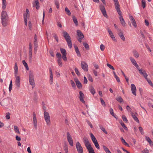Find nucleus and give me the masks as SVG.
Wrapping results in <instances>:
<instances>
[{
  "instance_id": "1",
  "label": "nucleus",
  "mask_w": 153,
  "mask_h": 153,
  "mask_svg": "<svg viewBox=\"0 0 153 153\" xmlns=\"http://www.w3.org/2000/svg\"><path fill=\"white\" fill-rule=\"evenodd\" d=\"M63 36L67 43L69 47L71 48L72 47V42L71 38L69 34L66 31H63Z\"/></svg>"
},
{
  "instance_id": "2",
  "label": "nucleus",
  "mask_w": 153,
  "mask_h": 153,
  "mask_svg": "<svg viewBox=\"0 0 153 153\" xmlns=\"http://www.w3.org/2000/svg\"><path fill=\"white\" fill-rule=\"evenodd\" d=\"M15 77V85L16 88L19 89L20 86V78L19 76L18 75H14Z\"/></svg>"
},
{
  "instance_id": "3",
  "label": "nucleus",
  "mask_w": 153,
  "mask_h": 153,
  "mask_svg": "<svg viewBox=\"0 0 153 153\" xmlns=\"http://www.w3.org/2000/svg\"><path fill=\"white\" fill-rule=\"evenodd\" d=\"M29 81L30 85L32 86V88H33L35 86L34 80L33 77V75L32 74H30L29 76Z\"/></svg>"
},
{
  "instance_id": "4",
  "label": "nucleus",
  "mask_w": 153,
  "mask_h": 153,
  "mask_svg": "<svg viewBox=\"0 0 153 153\" xmlns=\"http://www.w3.org/2000/svg\"><path fill=\"white\" fill-rule=\"evenodd\" d=\"M114 2L115 7L119 15H120L121 12L120 9V5L118 0H113Z\"/></svg>"
},
{
  "instance_id": "5",
  "label": "nucleus",
  "mask_w": 153,
  "mask_h": 153,
  "mask_svg": "<svg viewBox=\"0 0 153 153\" xmlns=\"http://www.w3.org/2000/svg\"><path fill=\"white\" fill-rule=\"evenodd\" d=\"M44 116L45 119L47 124L48 125H50V117L49 113L46 111H45L44 112Z\"/></svg>"
},
{
  "instance_id": "6",
  "label": "nucleus",
  "mask_w": 153,
  "mask_h": 153,
  "mask_svg": "<svg viewBox=\"0 0 153 153\" xmlns=\"http://www.w3.org/2000/svg\"><path fill=\"white\" fill-rule=\"evenodd\" d=\"M99 7L102 13L103 16L105 17H108V15L107 14L104 5L102 4H100Z\"/></svg>"
},
{
  "instance_id": "7",
  "label": "nucleus",
  "mask_w": 153,
  "mask_h": 153,
  "mask_svg": "<svg viewBox=\"0 0 153 153\" xmlns=\"http://www.w3.org/2000/svg\"><path fill=\"white\" fill-rule=\"evenodd\" d=\"M67 138L68 142H69V144L71 146H73V142L72 137L70 133L67 132Z\"/></svg>"
},
{
  "instance_id": "8",
  "label": "nucleus",
  "mask_w": 153,
  "mask_h": 153,
  "mask_svg": "<svg viewBox=\"0 0 153 153\" xmlns=\"http://www.w3.org/2000/svg\"><path fill=\"white\" fill-rule=\"evenodd\" d=\"M76 147L78 153H83V148L79 142H77L76 143Z\"/></svg>"
},
{
  "instance_id": "9",
  "label": "nucleus",
  "mask_w": 153,
  "mask_h": 153,
  "mask_svg": "<svg viewBox=\"0 0 153 153\" xmlns=\"http://www.w3.org/2000/svg\"><path fill=\"white\" fill-rule=\"evenodd\" d=\"M85 145L89 153H95L94 150L93 148L91 147L90 142L85 144Z\"/></svg>"
},
{
  "instance_id": "10",
  "label": "nucleus",
  "mask_w": 153,
  "mask_h": 153,
  "mask_svg": "<svg viewBox=\"0 0 153 153\" xmlns=\"http://www.w3.org/2000/svg\"><path fill=\"white\" fill-rule=\"evenodd\" d=\"M33 123L35 128L36 129L37 128V120L36 116V114L35 112L33 113Z\"/></svg>"
},
{
  "instance_id": "11",
  "label": "nucleus",
  "mask_w": 153,
  "mask_h": 153,
  "mask_svg": "<svg viewBox=\"0 0 153 153\" xmlns=\"http://www.w3.org/2000/svg\"><path fill=\"white\" fill-rule=\"evenodd\" d=\"M81 66L82 69L84 71H88V65L87 64L85 61H82L81 62Z\"/></svg>"
},
{
  "instance_id": "12",
  "label": "nucleus",
  "mask_w": 153,
  "mask_h": 153,
  "mask_svg": "<svg viewBox=\"0 0 153 153\" xmlns=\"http://www.w3.org/2000/svg\"><path fill=\"white\" fill-rule=\"evenodd\" d=\"M60 51L62 55V58L63 60L65 61H67V57H66V52L65 50L63 48H61L60 49Z\"/></svg>"
},
{
  "instance_id": "13",
  "label": "nucleus",
  "mask_w": 153,
  "mask_h": 153,
  "mask_svg": "<svg viewBox=\"0 0 153 153\" xmlns=\"http://www.w3.org/2000/svg\"><path fill=\"white\" fill-rule=\"evenodd\" d=\"M118 34L120 37L121 39L123 41L125 40V37L124 36L122 31L120 29H118L117 30Z\"/></svg>"
},
{
  "instance_id": "14",
  "label": "nucleus",
  "mask_w": 153,
  "mask_h": 153,
  "mask_svg": "<svg viewBox=\"0 0 153 153\" xmlns=\"http://www.w3.org/2000/svg\"><path fill=\"white\" fill-rule=\"evenodd\" d=\"M131 88L132 93L135 96H136V88L135 85L133 84H131Z\"/></svg>"
},
{
  "instance_id": "15",
  "label": "nucleus",
  "mask_w": 153,
  "mask_h": 153,
  "mask_svg": "<svg viewBox=\"0 0 153 153\" xmlns=\"http://www.w3.org/2000/svg\"><path fill=\"white\" fill-rule=\"evenodd\" d=\"M1 19H8L7 12L5 11H2L1 16Z\"/></svg>"
},
{
  "instance_id": "16",
  "label": "nucleus",
  "mask_w": 153,
  "mask_h": 153,
  "mask_svg": "<svg viewBox=\"0 0 153 153\" xmlns=\"http://www.w3.org/2000/svg\"><path fill=\"white\" fill-rule=\"evenodd\" d=\"M2 106L8 105L9 104V99H5L2 100L0 103Z\"/></svg>"
},
{
  "instance_id": "17",
  "label": "nucleus",
  "mask_w": 153,
  "mask_h": 153,
  "mask_svg": "<svg viewBox=\"0 0 153 153\" xmlns=\"http://www.w3.org/2000/svg\"><path fill=\"white\" fill-rule=\"evenodd\" d=\"M120 16L119 17V18L120 21L121 23L123 26H125L126 25V23L125 21L122 16V13H120V15H119Z\"/></svg>"
},
{
  "instance_id": "18",
  "label": "nucleus",
  "mask_w": 153,
  "mask_h": 153,
  "mask_svg": "<svg viewBox=\"0 0 153 153\" xmlns=\"http://www.w3.org/2000/svg\"><path fill=\"white\" fill-rule=\"evenodd\" d=\"M138 71H139L140 73L146 79L147 78V76H148V74L146 73L145 71L143 70V71L142 69H138Z\"/></svg>"
},
{
  "instance_id": "19",
  "label": "nucleus",
  "mask_w": 153,
  "mask_h": 153,
  "mask_svg": "<svg viewBox=\"0 0 153 153\" xmlns=\"http://www.w3.org/2000/svg\"><path fill=\"white\" fill-rule=\"evenodd\" d=\"M1 23L3 26L5 27L7 25V23L8 22V19H1Z\"/></svg>"
},
{
  "instance_id": "20",
  "label": "nucleus",
  "mask_w": 153,
  "mask_h": 153,
  "mask_svg": "<svg viewBox=\"0 0 153 153\" xmlns=\"http://www.w3.org/2000/svg\"><path fill=\"white\" fill-rule=\"evenodd\" d=\"M79 97L80 101L82 103H84L85 101L83 99L84 97V94L81 91H80L79 92Z\"/></svg>"
},
{
  "instance_id": "21",
  "label": "nucleus",
  "mask_w": 153,
  "mask_h": 153,
  "mask_svg": "<svg viewBox=\"0 0 153 153\" xmlns=\"http://www.w3.org/2000/svg\"><path fill=\"white\" fill-rule=\"evenodd\" d=\"M39 2L38 0H35L34 4H33V7H35L37 10H38L39 8Z\"/></svg>"
},
{
  "instance_id": "22",
  "label": "nucleus",
  "mask_w": 153,
  "mask_h": 153,
  "mask_svg": "<svg viewBox=\"0 0 153 153\" xmlns=\"http://www.w3.org/2000/svg\"><path fill=\"white\" fill-rule=\"evenodd\" d=\"M90 135L91 138V139L93 142V143H96L97 142V140L96 139V138L95 137V136H94L93 134L92 133H91L90 134Z\"/></svg>"
},
{
  "instance_id": "23",
  "label": "nucleus",
  "mask_w": 153,
  "mask_h": 153,
  "mask_svg": "<svg viewBox=\"0 0 153 153\" xmlns=\"http://www.w3.org/2000/svg\"><path fill=\"white\" fill-rule=\"evenodd\" d=\"M74 48L75 49V51L76 53L77 56H80L81 54L77 46L76 45H75L74 46Z\"/></svg>"
},
{
  "instance_id": "24",
  "label": "nucleus",
  "mask_w": 153,
  "mask_h": 153,
  "mask_svg": "<svg viewBox=\"0 0 153 153\" xmlns=\"http://www.w3.org/2000/svg\"><path fill=\"white\" fill-rule=\"evenodd\" d=\"M14 70V75H18V68L17 66V64L16 62L15 63V64Z\"/></svg>"
},
{
  "instance_id": "25",
  "label": "nucleus",
  "mask_w": 153,
  "mask_h": 153,
  "mask_svg": "<svg viewBox=\"0 0 153 153\" xmlns=\"http://www.w3.org/2000/svg\"><path fill=\"white\" fill-rule=\"evenodd\" d=\"M89 90L90 92L93 95L95 93V91L92 86H91L90 87Z\"/></svg>"
},
{
  "instance_id": "26",
  "label": "nucleus",
  "mask_w": 153,
  "mask_h": 153,
  "mask_svg": "<svg viewBox=\"0 0 153 153\" xmlns=\"http://www.w3.org/2000/svg\"><path fill=\"white\" fill-rule=\"evenodd\" d=\"M131 114L132 117L134 119V120L136 121L137 123H139V120L138 119L137 117L134 114L133 112L131 113Z\"/></svg>"
},
{
  "instance_id": "27",
  "label": "nucleus",
  "mask_w": 153,
  "mask_h": 153,
  "mask_svg": "<svg viewBox=\"0 0 153 153\" xmlns=\"http://www.w3.org/2000/svg\"><path fill=\"white\" fill-rule=\"evenodd\" d=\"M77 34L78 36L84 38V36L82 33L79 30H77Z\"/></svg>"
},
{
  "instance_id": "28",
  "label": "nucleus",
  "mask_w": 153,
  "mask_h": 153,
  "mask_svg": "<svg viewBox=\"0 0 153 153\" xmlns=\"http://www.w3.org/2000/svg\"><path fill=\"white\" fill-rule=\"evenodd\" d=\"M76 85L78 88H82V84L78 80L75 81Z\"/></svg>"
},
{
  "instance_id": "29",
  "label": "nucleus",
  "mask_w": 153,
  "mask_h": 153,
  "mask_svg": "<svg viewBox=\"0 0 153 153\" xmlns=\"http://www.w3.org/2000/svg\"><path fill=\"white\" fill-rule=\"evenodd\" d=\"M32 48H29V57L30 60H31L32 58Z\"/></svg>"
},
{
  "instance_id": "30",
  "label": "nucleus",
  "mask_w": 153,
  "mask_h": 153,
  "mask_svg": "<svg viewBox=\"0 0 153 153\" xmlns=\"http://www.w3.org/2000/svg\"><path fill=\"white\" fill-rule=\"evenodd\" d=\"M7 5L6 0L2 1V8L4 10L5 9Z\"/></svg>"
},
{
  "instance_id": "31",
  "label": "nucleus",
  "mask_w": 153,
  "mask_h": 153,
  "mask_svg": "<svg viewBox=\"0 0 153 153\" xmlns=\"http://www.w3.org/2000/svg\"><path fill=\"white\" fill-rule=\"evenodd\" d=\"M119 123L125 130H128L127 127L126 126L124 123L122 122L121 120H119Z\"/></svg>"
},
{
  "instance_id": "32",
  "label": "nucleus",
  "mask_w": 153,
  "mask_h": 153,
  "mask_svg": "<svg viewBox=\"0 0 153 153\" xmlns=\"http://www.w3.org/2000/svg\"><path fill=\"white\" fill-rule=\"evenodd\" d=\"M34 45L38 44L37 37L36 34H35L34 37Z\"/></svg>"
},
{
  "instance_id": "33",
  "label": "nucleus",
  "mask_w": 153,
  "mask_h": 153,
  "mask_svg": "<svg viewBox=\"0 0 153 153\" xmlns=\"http://www.w3.org/2000/svg\"><path fill=\"white\" fill-rule=\"evenodd\" d=\"M103 147L104 151L106 153H111L110 151L105 146L103 145Z\"/></svg>"
},
{
  "instance_id": "34",
  "label": "nucleus",
  "mask_w": 153,
  "mask_h": 153,
  "mask_svg": "<svg viewBox=\"0 0 153 153\" xmlns=\"http://www.w3.org/2000/svg\"><path fill=\"white\" fill-rule=\"evenodd\" d=\"M116 100L120 103L123 102V99L120 96L117 97Z\"/></svg>"
},
{
  "instance_id": "35",
  "label": "nucleus",
  "mask_w": 153,
  "mask_h": 153,
  "mask_svg": "<svg viewBox=\"0 0 153 153\" xmlns=\"http://www.w3.org/2000/svg\"><path fill=\"white\" fill-rule=\"evenodd\" d=\"M99 127L101 129L105 134H107L108 132H107L106 131L105 128L101 125L99 126Z\"/></svg>"
},
{
  "instance_id": "36",
  "label": "nucleus",
  "mask_w": 153,
  "mask_h": 153,
  "mask_svg": "<svg viewBox=\"0 0 153 153\" xmlns=\"http://www.w3.org/2000/svg\"><path fill=\"white\" fill-rule=\"evenodd\" d=\"M22 63L24 65L26 68L27 70H29V68L28 66V65L25 60H23L22 61Z\"/></svg>"
},
{
  "instance_id": "37",
  "label": "nucleus",
  "mask_w": 153,
  "mask_h": 153,
  "mask_svg": "<svg viewBox=\"0 0 153 153\" xmlns=\"http://www.w3.org/2000/svg\"><path fill=\"white\" fill-rule=\"evenodd\" d=\"M133 53L134 56L136 58L139 57V55L138 52L136 51H133Z\"/></svg>"
},
{
  "instance_id": "38",
  "label": "nucleus",
  "mask_w": 153,
  "mask_h": 153,
  "mask_svg": "<svg viewBox=\"0 0 153 153\" xmlns=\"http://www.w3.org/2000/svg\"><path fill=\"white\" fill-rule=\"evenodd\" d=\"M130 59L131 60V62L134 65L137 64L136 61L134 59V58L132 57H130Z\"/></svg>"
},
{
  "instance_id": "39",
  "label": "nucleus",
  "mask_w": 153,
  "mask_h": 153,
  "mask_svg": "<svg viewBox=\"0 0 153 153\" xmlns=\"http://www.w3.org/2000/svg\"><path fill=\"white\" fill-rule=\"evenodd\" d=\"M14 127L15 132L18 134H20V132L18 127L16 126H14Z\"/></svg>"
},
{
  "instance_id": "40",
  "label": "nucleus",
  "mask_w": 153,
  "mask_h": 153,
  "mask_svg": "<svg viewBox=\"0 0 153 153\" xmlns=\"http://www.w3.org/2000/svg\"><path fill=\"white\" fill-rule=\"evenodd\" d=\"M73 19L74 23L76 26H77L78 25V22L77 19L75 16H74L73 17Z\"/></svg>"
},
{
  "instance_id": "41",
  "label": "nucleus",
  "mask_w": 153,
  "mask_h": 153,
  "mask_svg": "<svg viewBox=\"0 0 153 153\" xmlns=\"http://www.w3.org/2000/svg\"><path fill=\"white\" fill-rule=\"evenodd\" d=\"M83 142L85 144L89 143V141L88 139L86 137H84L83 138Z\"/></svg>"
},
{
  "instance_id": "42",
  "label": "nucleus",
  "mask_w": 153,
  "mask_h": 153,
  "mask_svg": "<svg viewBox=\"0 0 153 153\" xmlns=\"http://www.w3.org/2000/svg\"><path fill=\"white\" fill-rule=\"evenodd\" d=\"M83 142L85 144L89 143V141L88 139L86 137H84L83 138Z\"/></svg>"
},
{
  "instance_id": "43",
  "label": "nucleus",
  "mask_w": 153,
  "mask_h": 153,
  "mask_svg": "<svg viewBox=\"0 0 153 153\" xmlns=\"http://www.w3.org/2000/svg\"><path fill=\"white\" fill-rule=\"evenodd\" d=\"M65 11L66 13L68 15H70L71 14V13L70 10L68 9V7H66L65 9Z\"/></svg>"
},
{
  "instance_id": "44",
  "label": "nucleus",
  "mask_w": 153,
  "mask_h": 153,
  "mask_svg": "<svg viewBox=\"0 0 153 153\" xmlns=\"http://www.w3.org/2000/svg\"><path fill=\"white\" fill-rule=\"evenodd\" d=\"M145 138L146 140L150 144H151L152 143V141L149 137H148L147 136H146Z\"/></svg>"
},
{
  "instance_id": "45",
  "label": "nucleus",
  "mask_w": 153,
  "mask_h": 153,
  "mask_svg": "<svg viewBox=\"0 0 153 153\" xmlns=\"http://www.w3.org/2000/svg\"><path fill=\"white\" fill-rule=\"evenodd\" d=\"M64 149L65 153H68V148L67 145L65 144V146L64 147Z\"/></svg>"
},
{
  "instance_id": "46",
  "label": "nucleus",
  "mask_w": 153,
  "mask_h": 153,
  "mask_svg": "<svg viewBox=\"0 0 153 153\" xmlns=\"http://www.w3.org/2000/svg\"><path fill=\"white\" fill-rule=\"evenodd\" d=\"M12 81L11 80L10 82V85H9V90L10 92L11 91L12 88Z\"/></svg>"
},
{
  "instance_id": "47",
  "label": "nucleus",
  "mask_w": 153,
  "mask_h": 153,
  "mask_svg": "<svg viewBox=\"0 0 153 153\" xmlns=\"http://www.w3.org/2000/svg\"><path fill=\"white\" fill-rule=\"evenodd\" d=\"M146 80L147 81V82L149 83V84L153 88V84L152 83V82L150 79H148L147 78L146 79Z\"/></svg>"
},
{
  "instance_id": "48",
  "label": "nucleus",
  "mask_w": 153,
  "mask_h": 153,
  "mask_svg": "<svg viewBox=\"0 0 153 153\" xmlns=\"http://www.w3.org/2000/svg\"><path fill=\"white\" fill-rule=\"evenodd\" d=\"M142 6L144 8L146 7V1L145 0H141Z\"/></svg>"
},
{
  "instance_id": "49",
  "label": "nucleus",
  "mask_w": 153,
  "mask_h": 153,
  "mask_svg": "<svg viewBox=\"0 0 153 153\" xmlns=\"http://www.w3.org/2000/svg\"><path fill=\"white\" fill-rule=\"evenodd\" d=\"M109 111L110 113L115 118H116L114 113L113 109L112 108H110Z\"/></svg>"
},
{
  "instance_id": "50",
  "label": "nucleus",
  "mask_w": 153,
  "mask_h": 153,
  "mask_svg": "<svg viewBox=\"0 0 153 153\" xmlns=\"http://www.w3.org/2000/svg\"><path fill=\"white\" fill-rule=\"evenodd\" d=\"M70 82L72 87L74 88H75L76 87V85L74 81L73 80H71L70 81Z\"/></svg>"
},
{
  "instance_id": "51",
  "label": "nucleus",
  "mask_w": 153,
  "mask_h": 153,
  "mask_svg": "<svg viewBox=\"0 0 153 153\" xmlns=\"http://www.w3.org/2000/svg\"><path fill=\"white\" fill-rule=\"evenodd\" d=\"M83 45L84 47L87 50L89 49V46L88 44L86 43H83Z\"/></svg>"
},
{
  "instance_id": "52",
  "label": "nucleus",
  "mask_w": 153,
  "mask_h": 153,
  "mask_svg": "<svg viewBox=\"0 0 153 153\" xmlns=\"http://www.w3.org/2000/svg\"><path fill=\"white\" fill-rule=\"evenodd\" d=\"M121 72L122 74L124 76V77H125V78L126 79V81L127 82H128V77H127L125 75V74H124V73L123 72V71H122V70H121Z\"/></svg>"
},
{
  "instance_id": "53",
  "label": "nucleus",
  "mask_w": 153,
  "mask_h": 153,
  "mask_svg": "<svg viewBox=\"0 0 153 153\" xmlns=\"http://www.w3.org/2000/svg\"><path fill=\"white\" fill-rule=\"evenodd\" d=\"M55 4L56 6V8L58 9L59 7V2L57 0H55Z\"/></svg>"
},
{
  "instance_id": "54",
  "label": "nucleus",
  "mask_w": 153,
  "mask_h": 153,
  "mask_svg": "<svg viewBox=\"0 0 153 153\" xmlns=\"http://www.w3.org/2000/svg\"><path fill=\"white\" fill-rule=\"evenodd\" d=\"M53 36L54 39H56V41L57 42H58L59 39H58V37L57 35H56V34L55 33H54L53 34Z\"/></svg>"
},
{
  "instance_id": "55",
  "label": "nucleus",
  "mask_w": 153,
  "mask_h": 153,
  "mask_svg": "<svg viewBox=\"0 0 153 153\" xmlns=\"http://www.w3.org/2000/svg\"><path fill=\"white\" fill-rule=\"evenodd\" d=\"M34 52L35 53H36L37 52V47H38V44L34 45Z\"/></svg>"
},
{
  "instance_id": "56",
  "label": "nucleus",
  "mask_w": 153,
  "mask_h": 153,
  "mask_svg": "<svg viewBox=\"0 0 153 153\" xmlns=\"http://www.w3.org/2000/svg\"><path fill=\"white\" fill-rule=\"evenodd\" d=\"M100 100L102 105L103 106H105L106 105L105 103L104 100H103L102 98H100Z\"/></svg>"
},
{
  "instance_id": "57",
  "label": "nucleus",
  "mask_w": 153,
  "mask_h": 153,
  "mask_svg": "<svg viewBox=\"0 0 153 153\" xmlns=\"http://www.w3.org/2000/svg\"><path fill=\"white\" fill-rule=\"evenodd\" d=\"M58 63L59 65L61 67L62 66V63L61 61V59H58L57 60Z\"/></svg>"
},
{
  "instance_id": "58",
  "label": "nucleus",
  "mask_w": 153,
  "mask_h": 153,
  "mask_svg": "<svg viewBox=\"0 0 153 153\" xmlns=\"http://www.w3.org/2000/svg\"><path fill=\"white\" fill-rule=\"evenodd\" d=\"M122 119L124 121H125V122L127 123L128 122V120L127 119V118L126 117V116L124 115H123L122 116Z\"/></svg>"
},
{
  "instance_id": "59",
  "label": "nucleus",
  "mask_w": 153,
  "mask_h": 153,
  "mask_svg": "<svg viewBox=\"0 0 153 153\" xmlns=\"http://www.w3.org/2000/svg\"><path fill=\"white\" fill-rule=\"evenodd\" d=\"M56 56L58 58V59H61L62 56L61 54L59 53H57L56 54Z\"/></svg>"
},
{
  "instance_id": "60",
  "label": "nucleus",
  "mask_w": 153,
  "mask_h": 153,
  "mask_svg": "<svg viewBox=\"0 0 153 153\" xmlns=\"http://www.w3.org/2000/svg\"><path fill=\"white\" fill-rule=\"evenodd\" d=\"M139 129L141 134H144V132L143 131V129L142 127L141 126H139Z\"/></svg>"
},
{
  "instance_id": "61",
  "label": "nucleus",
  "mask_w": 153,
  "mask_h": 153,
  "mask_svg": "<svg viewBox=\"0 0 153 153\" xmlns=\"http://www.w3.org/2000/svg\"><path fill=\"white\" fill-rule=\"evenodd\" d=\"M94 144L95 147L97 149H100V146H99V145L98 143V142L95 143Z\"/></svg>"
},
{
  "instance_id": "62",
  "label": "nucleus",
  "mask_w": 153,
  "mask_h": 153,
  "mask_svg": "<svg viewBox=\"0 0 153 153\" xmlns=\"http://www.w3.org/2000/svg\"><path fill=\"white\" fill-rule=\"evenodd\" d=\"M107 65L111 69L114 70V67L110 64L108 63L107 64Z\"/></svg>"
},
{
  "instance_id": "63",
  "label": "nucleus",
  "mask_w": 153,
  "mask_h": 153,
  "mask_svg": "<svg viewBox=\"0 0 153 153\" xmlns=\"http://www.w3.org/2000/svg\"><path fill=\"white\" fill-rule=\"evenodd\" d=\"M143 153H148L149 152V150L147 148H145L142 151Z\"/></svg>"
},
{
  "instance_id": "64",
  "label": "nucleus",
  "mask_w": 153,
  "mask_h": 153,
  "mask_svg": "<svg viewBox=\"0 0 153 153\" xmlns=\"http://www.w3.org/2000/svg\"><path fill=\"white\" fill-rule=\"evenodd\" d=\"M105 48L104 45L103 44H101L100 45V49L102 51H103Z\"/></svg>"
}]
</instances>
